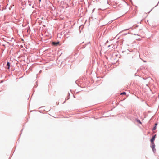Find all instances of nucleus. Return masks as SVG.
Segmentation results:
<instances>
[{"label":"nucleus","instance_id":"5","mask_svg":"<svg viewBox=\"0 0 159 159\" xmlns=\"http://www.w3.org/2000/svg\"><path fill=\"white\" fill-rule=\"evenodd\" d=\"M157 125V123H156L155 124V126L153 128V129H152L153 130H154L156 129Z\"/></svg>","mask_w":159,"mask_h":159},{"label":"nucleus","instance_id":"4","mask_svg":"<svg viewBox=\"0 0 159 159\" xmlns=\"http://www.w3.org/2000/svg\"><path fill=\"white\" fill-rule=\"evenodd\" d=\"M7 69H9L10 67V63L9 62H7Z\"/></svg>","mask_w":159,"mask_h":159},{"label":"nucleus","instance_id":"7","mask_svg":"<svg viewBox=\"0 0 159 159\" xmlns=\"http://www.w3.org/2000/svg\"><path fill=\"white\" fill-rule=\"evenodd\" d=\"M139 123H140V124H141V122L139 120Z\"/></svg>","mask_w":159,"mask_h":159},{"label":"nucleus","instance_id":"1","mask_svg":"<svg viewBox=\"0 0 159 159\" xmlns=\"http://www.w3.org/2000/svg\"><path fill=\"white\" fill-rule=\"evenodd\" d=\"M156 135L155 134V135L151 139V140H150V141L151 142V143L152 144H153L154 143V141L155 140V138H156Z\"/></svg>","mask_w":159,"mask_h":159},{"label":"nucleus","instance_id":"3","mask_svg":"<svg viewBox=\"0 0 159 159\" xmlns=\"http://www.w3.org/2000/svg\"><path fill=\"white\" fill-rule=\"evenodd\" d=\"M52 43L53 45H54L55 46H57V45L59 44V42H52Z\"/></svg>","mask_w":159,"mask_h":159},{"label":"nucleus","instance_id":"6","mask_svg":"<svg viewBox=\"0 0 159 159\" xmlns=\"http://www.w3.org/2000/svg\"><path fill=\"white\" fill-rule=\"evenodd\" d=\"M126 93L125 92H123L122 93H121V94L122 95H125L126 94Z\"/></svg>","mask_w":159,"mask_h":159},{"label":"nucleus","instance_id":"8","mask_svg":"<svg viewBox=\"0 0 159 159\" xmlns=\"http://www.w3.org/2000/svg\"><path fill=\"white\" fill-rule=\"evenodd\" d=\"M41 0H39V1H41Z\"/></svg>","mask_w":159,"mask_h":159},{"label":"nucleus","instance_id":"2","mask_svg":"<svg viewBox=\"0 0 159 159\" xmlns=\"http://www.w3.org/2000/svg\"><path fill=\"white\" fill-rule=\"evenodd\" d=\"M152 145L151 146L154 152V151L156 150L155 149V145L153 144H152Z\"/></svg>","mask_w":159,"mask_h":159}]
</instances>
